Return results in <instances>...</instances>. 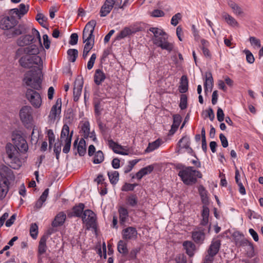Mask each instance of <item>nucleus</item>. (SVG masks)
Listing matches in <instances>:
<instances>
[{
    "mask_svg": "<svg viewBox=\"0 0 263 263\" xmlns=\"http://www.w3.org/2000/svg\"><path fill=\"white\" fill-rule=\"evenodd\" d=\"M40 52L38 47L35 45H31L24 48L18 49L16 52V56L19 57L24 54L19 60L20 65L25 68H29L33 64L40 68L42 64L41 58L38 55Z\"/></svg>",
    "mask_w": 263,
    "mask_h": 263,
    "instance_id": "nucleus-1",
    "label": "nucleus"
},
{
    "mask_svg": "<svg viewBox=\"0 0 263 263\" xmlns=\"http://www.w3.org/2000/svg\"><path fill=\"white\" fill-rule=\"evenodd\" d=\"M182 182L186 185H192L197 182V178L202 177L201 173L192 166L182 168L178 173Z\"/></svg>",
    "mask_w": 263,
    "mask_h": 263,
    "instance_id": "nucleus-2",
    "label": "nucleus"
},
{
    "mask_svg": "<svg viewBox=\"0 0 263 263\" xmlns=\"http://www.w3.org/2000/svg\"><path fill=\"white\" fill-rule=\"evenodd\" d=\"M41 70L40 68H37V70H31L27 72L24 78L25 83L34 89L39 90L41 88L42 83Z\"/></svg>",
    "mask_w": 263,
    "mask_h": 263,
    "instance_id": "nucleus-3",
    "label": "nucleus"
},
{
    "mask_svg": "<svg viewBox=\"0 0 263 263\" xmlns=\"http://www.w3.org/2000/svg\"><path fill=\"white\" fill-rule=\"evenodd\" d=\"M6 152L10 160V166L14 169H17L21 166V162L20 160V154L18 150L11 144L6 146Z\"/></svg>",
    "mask_w": 263,
    "mask_h": 263,
    "instance_id": "nucleus-4",
    "label": "nucleus"
},
{
    "mask_svg": "<svg viewBox=\"0 0 263 263\" xmlns=\"http://www.w3.org/2000/svg\"><path fill=\"white\" fill-rule=\"evenodd\" d=\"M97 22L92 20L87 23L83 31V41L84 43H95V36L93 33Z\"/></svg>",
    "mask_w": 263,
    "mask_h": 263,
    "instance_id": "nucleus-5",
    "label": "nucleus"
},
{
    "mask_svg": "<svg viewBox=\"0 0 263 263\" xmlns=\"http://www.w3.org/2000/svg\"><path fill=\"white\" fill-rule=\"evenodd\" d=\"M122 3V0H105L100 11V16H106L110 12L114 6L118 9V7H121Z\"/></svg>",
    "mask_w": 263,
    "mask_h": 263,
    "instance_id": "nucleus-6",
    "label": "nucleus"
},
{
    "mask_svg": "<svg viewBox=\"0 0 263 263\" xmlns=\"http://www.w3.org/2000/svg\"><path fill=\"white\" fill-rule=\"evenodd\" d=\"M26 96L27 100L34 108H39L41 106L42 100L39 92L29 88L26 91Z\"/></svg>",
    "mask_w": 263,
    "mask_h": 263,
    "instance_id": "nucleus-7",
    "label": "nucleus"
},
{
    "mask_svg": "<svg viewBox=\"0 0 263 263\" xmlns=\"http://www.w3.org/2000/svg\"><path fill=\"white\" fill-rule=\"evenodd\" d=\"M168 35L166 33L165 34V35H163L160 37L156 39H153V43L157 47L170 52L172 51L174 48V45L173 43L168 42Z\"/></svg>",
    "mask_w": 263,
    "mask_h": 263,
    "instance_id": "nucleus-8",
    "label": "nucleus"
},
{
    "mask_svg": "<svg viewBox=\"0 0 263 263\" xmlns=\"http://www.w3.org/2000/svg\"><path fill=\"white\" fill-rule=\"evenodd\" d=\"M81 218L83 222L86 225L87 229L95 227L96 216L91 210H86L84 211Z\"/></svg>",
    "mask_w": 263,
    "mask_h": 263,
    "instance_id": "nucleus-9",
    "label": "nucleus"
},
{
    "mask_svg": "<svg viewBox=\"0 0 263 263\" xmlns=\"http://www.w3.org/2000/svg\"><path fill=\"white\" fill-rule=\"evenodd\" d=\"M33 109L30 106H24L20 110V117L24 124L30 123L33 120Z\"/></svg>",
    "mask_w": 263,
    "mask_h": 263,
    "instance_id": "nucleus-10",
    "label": "nucleus"
},
{
    "mask_svg": "<svg viewBox=\"0 0 263 263\" xmlns=\"http://www.w3.org/2000/svg\"><path fill=\"white\" fill-rule=\"evenodd\" d=\"M83 86V79L81 77H78L74 83L73 90V100L77 102L82 93V90Z\"/></svg>",
    "mask_w": 263,
    "mask_h": 263,
    "instance_id": "nucleus-11",
    "label": "nucleus"
},
{
    "mask_svg": "<svg viewBox=\"0 0 263 263\" xmlns=\"http://www.w3.org/2000/svg\"><path fill=\"white\" fill-rule=\"evenodd\" d=\"M16 19L12 16H5L0 21V27L3 30H9L16 25Z\"/></svg>",
    "mask_w": 263,
    "mask_h": 263,
    "instance_id": "nucleus-12",
    "label": "nucleus"
},
{
    "mask_svg": "<svg viewBox=\"0 0 263 263\" xmlns=\"http://www.w3.org/2000/svg\"><path fill=\"white\" fill-rule=\"evenodd\" d=\"M62 100L61 98L57 100L54 105L51 107V110L48 116L49 120L51 122H54L58 117L61 112Z\"/></svg>",
    "mask_w": 263,
    "mask_h": 263,
    "instance_id": "nucleus-13",
    "label": "nucleus"
},
{
    "mask_svg": "<svg viewBox=\"0 0 263 263\" xmlns=\"http://www.w3.org/2000/svg\"><path fill=\"white\" fill-rule=\"evenodd\" d=\"M138 232L133 227H128L122 231V238L126 241L135 240L137 238Z\"/></svg>",
    "mask_w": 263,
    "mask_h": 263,
    "instance_id": "nucleus-14",
    "label": "nucleus"
},
{
    "mask_svg": "<svg viewBox=\"0 0 263 263\" xmlns=\"http://www.w3.org/2000/svg\"><path fill=\"white\" fill-rule=\"evenodd\" d=\"M190 139L186 136L183 137L181 139L179 140L177 144L178 149L177 150V153H182V149L184 148L186 150L187 153H192L193 151L192 149L190 147Z\"/></svg>",
    "mask_w": 263,
    "mask_h": 263,
    "instance_id": "nucleus-15",
    "label": "nucleus"
},
{
    "mask_svg": "<svg viewBox=\"0 0 263 263\" xmlns=\"http://www.w3.org/2000/svg\"><path fill=\"white\" fill-rule=\"evenodd\" d=\"M108 144L110 148L116 154L122 155H128V152L123 146L118 144L110 139L108 141Z\"/></svg>",
    "mask_w": 263,
    "mask_h": 263,
    "instance_id": "nucleus-16",
    "label": "nucleus"
},
{
    "mask_svg": "<svg viewBox=\"0 0 263 263\" xmlns=\"http://www.w3.org/2000/svg\"><path fill=\"white\" fill-rule=\"evenodd\" d=\"M220 246L219 240L213 241L208 250V254L205 257H210V259L214 260V257L218 252Z\"/></svg>",
    "mask_w": 263,
    "mask_h": 263,
    "instance_id": "nucleus-17",
    "label": "nucleus"
},
{
    "mask_svg": "<svg viewBox=\"0 0 263 263\" xmlns=\"http://www.w3.org/2000/svg\"><path fill=\"white\" fill-rule=\"evenodd\" d=\"M9 181L4 176L0 174V197L4 198L9 190Z\"/></svg>",
    "mask_w": 263,
    "mask_h": 263,
    "instance_id": "nucleus-18",
    "label": "nucleus"
},
{
    "mask_svg": "<svg viewBox=\"0 0 263 263\" xmlns=\"http://www.w3.org/2000/svg\"><path fill=\"white\" fill-rule=\"evenodd\" d=\"M29 5H26L24 4H21L18 8H15L10 10L11 14H15L19 18H21L23 15L27 13L29 10Z\"/></svg>",
    "mask_w": 263,
    "mask_h": 263,
    "instance_id": "nucleus-19",
    "label": "nucleus"
},
{
    "mask_svg": "<svg viewBox=\"0 0 263 263\" xmlns=\"http://www.w3.org/2000/svg\"><path fill=\"white\" fill-rule=\"evenodd\" d=\"M214 86V81L211 72L205 73V79L204 82V91L206 95L212 91Z\"/></svg>",
    "mask_w": 263,
    "mask_h": 263,
    "instance_id": "nucleus-20",
    "label": "nucleus"
},
{
    "mask_svg": "<svg viewBox=\"0 0 263 263\" xmlns=\"http://www.w3.org/2000/svg\"><path fill=\"white\" fill-rule=\"evenodd\" d=\"M228 4L235 15L237 16H243L245 15L243 9L234 2L229 1Z\"/></svg>",
    "mask_w": 263,
    "mask_h": 263,
    "instance_id": "nucleus-21",
    "label": "nucleus"
},
{
    "mask_svg": "<svg viewBox=\"0 0 263 263\" xmlns=\"http://www.w3.org/2000/svg\"><path fill=\"white\" fill-rule=\"evenodd\" d=\"M106 79L105 73L101 69H96L94 74V82L97 85H100Z\"/></svg>",
    "mask_w": 263,
    "mask_h": 263,
    "instance_id": "nucleus-22",
    "label": "nucleus"
},
{
    "mask_svg": "<svg viewBox=\"0 0 263 263\" xmlns=\"http://www.w3.org/2000/svg\"><path fill=\"white\" fill-rule=\"evenodd\" d=\"M222 17L229 25L233 27H237L239 26V24L236 20L228 13L223 12Z\"/></svg>",
    "mask_w": 263,
    "mask_h": 263,
    "instance_id": "nucleus-23",
    "label": "nucleus"
},
{
    "mask_svg": "<svg viewBox=\"0 0 263 263\" xmlns=\"http://www.w3.org/2000/svg\"><path fill=\"white\" fill-rule=\"evenodd\" d=\"M34 37L31 35H26L21 36L17 41V44L20 46H24L29 45L33 42Z\"/></svg>",
    "mask_w": 263,
    "mask_h": 263,
    "instance_id": "nucleus-24",
    "label": "nucleus"
},
{
    "mask_svg": "<svg viewBox=\"0 0 263 263\" xmlns=\"http://www.w3.org/2000/svg\"><path fill=\"white\" fill-rule=\"evenodd\" d=\"M181 117L179 115H175L173 116V123L169 132L170 135L175 134L181 122Z\"/></svg>",
    "mask_w": 263,
    "mask_h": 263,
    "instance_id": "nucleus-25",
    "label": "nucleus"
},
{
    "mask_svg": "<svg viewBox=\"0 0 263 263\" xmlns=\"http://www.w3.org/2000/svg\"><path fill=\"white\" fill-rule=\"evenodd\" d=\"M119 214V222L120 224L124 225L128 219V212L125 208L120 207L118 209Z\"/></svg>",
    "mask_w": 263,
    "mask_h": 263,
    "instance_id": "nucleus-26",
    "label": "nucleus"
},
{
    "mask_svg": "<svg viewBox=\"0 0 263 263\" xmlns=\"http://www.w3.org/2000/svg\"><path fill=\"white\" fill-rule=\"evenodd\" d=\"M73 135V131H72L69 134V127L67 124H64L62 127V129L61 133L60 138L61 141L63 142L67 139L70 138V140L72 139Z\"/></svg>",
    "mask_w": 263,
    "mask_h": 263,
    "instance_id": "nucleus-27",
    "label": "nucleus"
},
{
    "mask_svg": "<svg viewBox=\"0 0 263 263\" xmlns=\"http://www.w3.org/2000/svg\"><path fill=\"white\" fill-rule=\"evenodd\" d=\"M66 219V215L63 213L60 212L55 216L54 221L52 223L53 227H58L62 225Z\"/></svg>",
    "mask_w": 263,
    "mask_h": 263,
    "instance_id": "nucleus-28",
    "label": "nucleus"
},
{
    "mask_svg": "<svg viewBox=\"0 0 263 263\" xmlns=\"http://www.w3.org/2000/svg\"><path fill=\"white\" fill-rule=\"evenodd\" d=\"M192 238L196 243H201L204 239V234L202 231H195L192 233Z\"/></svg>",
    "mask_w": 263,
    "mask_h": 263,
    "instance_id": "nucleus-29",
    "label": "nucleus"
},
{
    "mask_svg": "<svg viewBox=\"0 0 263 263\" xmlns=\"http://www.w3.org/2000/svg\"><path fill=\"white\" fill-rule=\"evenodd\" d=\"M183 246L186 253L190 256H192L194 253L195 246L191 241H186L183 242Z\"/></svg>",
    "mask_w": 263,
    "mask_h": 263,
    "instance_id": "nucleus-30",
    "label": "nucleus"
},
{
    "mask_svg": "<svg viewBox=\"0 0 263 263\" xmlns=\"http://www.w3.org/2000/svg\"><path fill=\"white\" fill-rule=\"evenodd\" d=\"M188 90V80L185 76H182L180 80L179 90L181 93H184Z\"/></svg>",
    "mask_w": 263,
    "mask_h": 263,
    "instance_id": "nucleus-31",
    "label": "nucleus"
},
{
    "mask_svg": "<svg viewBox=\"0 0 263 263\" xmlns=\"http://www.w3.org/2000/svg\"><path fill=\"white\" fill-rule=\"evenodd\" d=\"M47 237L43 236L41 237L39 245L38 251L40 254H44L46 251V241Z\"/></svg>",
    "mask_w": 263,
    "mask_h": 263,
    "instance_id": "nucleus-32",
    "label": "nucleus"
},
{
    "mask_svg": "<svg viewBox=\"0 0 263 263\" xmlns=\"http://www.w3.org/2000/svg\"><path fill=\"white\" fill-rule=\"evenodd\" d=\"M198 191L202 203L204 204H208L209 203V199L207 195V192L205 188L202 185H200L198 188Z\"/></svg>",
    "mask_w": 263,
    "mask_h": 263,
    "instance_id": "nucleus-33",
    "label": "nucleus"
},
{
    "mask_svg": "<svg viewBox=\"0 0 263 263\" xmlns=\"http://www.w3.org/2000/svg\"><path fill=\"white\" fill-rule=\"evenodd\" d=\"M149 31L152 32L154 34L153 39H156L163 35H165V33L163 29L156 27H151L149 29Z\"/></svg>",
    "mask_w": 263,
    "mask_h": 263,
    "instance_id": "nucleus-34",
    "label": "nucleus"
},
{
    "mask_svg": "<svg viewBox=\"0 0 263 263\" xmlns=\"http://www.w3.org/2000/svg\"><path fill=\"white\" fill-rule=\"evenodd\" d=\"M107 174L110 183L116 184L119 180V173L116 171H112L108 172Z\"/></svg>",
    "mask_w": 263,
    "mask_h": 263,
    "instance_id": "nucleus-35",
    "label": "nucleus"
},
{
    "mask_svg": "<svg viewBox=\"0 0 263 263\" xmlns=\"http://www.w3.org/2000/svg\"><path fill=\"white\" fill-rule=\"evenodd\" d=\"M84 204L83 203H79L78 205H76L73 208V213L75 216L82 217V215L84 212Z\"/></svg>",
    "mask_w": 263,
    "mask_h": 263,
    "instance_id": "nucleus-36",
    "label": "nucleus"
},
{
    "mask_svg": "<svg viewBox=\"0 0 263 263\" xmlns=\"http://www.w3.org/2000/svg\"><path fill=\"white\" fill-rule=\"evenodd\" d=\"M118 251L123 254H127L128 253V249L127 248V243L122 240L119 241L117 246Z\"/></svg>",
    "mask_w": 263,
    "mask_h": 263,
    "instance_id": "nucleus-37",
    "label": "nucleus"
},
{
    "mask_svg": "<svg viewBox=\"0 0 263 263\" xmlns=\"http://www.w3.org/2000/svg\"><path fill=\"white\" fill-rule=\"evenodd\" d=\"M85 146V141L84 139H81L77 145V151L80 156H84L86 153Z\"/></svg>",
    "mask_w": 263,
    "mask_h": 263,
    "instance_id": "nucleus-38",
    "label": "nucleus"
},
{
    "mask_svg": "<svg viewBox=\"0 0 263 263\" xmlns=\"http://www.w3.org/2000/svg\"><path fill=\"white\" fill-rule=\"evenodd\" d=\"M127 204L132 207L137 205L138 203V198L135 194H131L126 197Z\"/></svg>",
    "mask_w": 263,
    "mask_h": 263,
    "instance_id": "nucleus-39",
    "label": "nucleus"
},
{
    "mask_svg": "<svg viewBox=\"0 0 263 263\" xmlns=\"http://www.w3.org/2000/svg\"><path fill=\"white\" fill-rule=\"evenodd\" d=\"M161 144V140L157 139L156 141L149 143L148 146L146 149V152H151L158 148Z\"/></svg>",
    "mask_w": 263,
    "mask_h": 263,
    "instance_id": "nucleus-40",
    "label": "nucleus"
},
{
    "mask_svg": "<svg viewBox=\"0 0 263 263\" xmlns=\"http://www.w3.org/2000/svg\"><path fill=\"white\" fill-rule=\"evenodd\" d=\"M104 159V154L101 151H97L94 156L93 162L95 164H99L103 161Z\"/></svg>",
    "mask_w": 263,
    "mask_h": 263,
    "instance_id": "nucleus-41",
    "label": "nucleus"
},
{
    "mask_svg": "<svg viewBox=\"0 0 263 263\" xmlns=\"http://www.w3.org/2000/svg\"><path fill=\"white\" fill-rule=\"evenodd\" d=\"M93 46L94 43H85L82 54V57L83 59H85L87 57L89 51L93 48Z\"/></svg>",
    "mask_w": 263,
    "mask_h": 263,
    "instance_id": "nucleus-42",
    "label": "nucleus"
},
{
    "mask_svg": "<svg viewBox=\"0 0 263 263\" xmlns=\"http://www.w3.org/2000/svg\"><path fill=\"white\" fill-rule=\"evenodd\" d=\"M67 54L69 57V60L71 62H74L78 57V51L76 49H70L67 51Z\"/></svg>",
    "mask_w": 263,
    "mask_h": 263,
    "instance_id": "nucleus-43",
    "label": "nucleus"
},
{
    "mask_svg": "<svg viewBox=\"0 0 263 263\" xmlns=\"http://www.w3.org/2000/svg\"><path fill=\"white\" fill-rule=\"evenodd\" d=\"M82 131L83 133L84 137L88 138L90 135V125L88 121L84 122L81 128Z\"/></svg>",
    "mask_w": 263,
    "mask_h": 263,
    "instance_id": "nucleus-44",
    "label": "nucleus"
},
{
    "mask_svg": "<svg viewBox=\"0 0 263 263\" xmlns=\"http://www.w3.org/2000/svg\"><path fill=\"white\" fill-rule=\"evenodd\" d=\"M30 234L33 239H35L37 238L38 235V226L35 223L31 224Z\"/></svg>",
    "mask_w": 263,
    "mask_h": 263,
    "instance_id": "nucleus-45",
    "label": "nucleus"
},
{
    "mask_svg": "<svg viewBox=\"0 0 263 263\" xmlns=\"http://www.w3.org/2000/svg\"><path fill=\"white\" fill-rule=\"evenodd\" d=\"M130 32L131 30L129 28H125L117 35V39L119 40L123 39L128 35Z\"/></svg>",
    "mask_w": 263,
    "mask_h": 263,
    "instance_id": "nucleus-46",
    "label": "nucleus"
},
{
    "mask_svg": "<svg viewBox=\"0 0 263 263\" xmlns=\"http://www.w3.org/2000/svg\"><path fill=\"white\" fill-rule=\"evenodd\" d=\"M61 143L64 144L63 148V152L65 154H67L70 149L71 140H70V138H68L64 140L63 142H61Z\"/></svg>",
    "mask_w": 263,
    "mask_h": 263,
    "instance_id": "nucleus-47",
    "label": "nucleus"
},
{
    "mask_svg": "<svg viewBox=\"0 0 263 263\" xmlns=\"http://www.w3.org/2000/svg\"><path fill=\"white\" fill-rule=\"evenodd\" d=\"M250 42L251 44V45L254 48H258L260 47L261 44L260 41L259 39H257L254 36H251L249 38Z\"/></svg>",
    "mask_w": 263,
    "mask_h": 263,
    "instance_id": "nucleus-48",
    "label": "nucleus"
},
{
    "mask_svg": "<svg viewBox=\"0 0 263 263\" xmlns=\"http://www.w3.org/2000/svg\"><path fill=\"white\" fill-rule=\"evenodd\" d=\"M24 139L23 137H22L21 136H20V135H14L13 136V137H12V141H13V144L14 145V147H16V148L17 149V148H18V145H21L22 143V139Z\"/></svg>",
    "mask_w": 263,
    "mask_h": 263,
    "instance_id": "nucleus-49",
    "label": "nucleus"
},
{
    "mask_svg": "<svg viewBox=\"0 0 263 263\" xmlns=\"http://www.w3.org/2000/svg\"><path fill=\"white\" fill-rule=\"evenodd\" d=\"M21 139L22 143H21V144L20 145H18V147L17 148V149L21 152H26L28 149V144L25 139Z\"/></svg>",
    "mask_w": 263,
    "mask_h": 263,
    "instance_id": "nucleus-50",
    "label": "nucleus"
},
{
    "mask_svg": "<svg viewBox=\"0 0 263 263\" xmlns=\"http://www.w3.org/2000/svg\"><path fill=\"white\" fill-rule=\"evenodd\" d=\"M179 107L181 109H184L187 107V97L185 95L181 96Z\"/></svg>",
    "mask_w": 263,
    "mask_h": 263,
    "instance_id": "nucleus-51",
    "label": "nucleus"
},
{
    "mask_svg": "<svg viewBox=\"0 0 263 263\" xmlns=\"http://www.w3.org/2000/svg\"><path fill=\"white\" fill-rule=\"evenodd\" d=\"M182 15L181 13H177L175 15H174L171 19V24L174 26H176L177 25V24L179 23V21H180Z\"/></svg>",
    "mask_w": 263,
    "mask_h": 263,
    "instance_id": "nucleus-52",
    "label": "nucleus"
},
{
    "mask_svg": "<svg viewBox=\"0 0 263 263\" xmlns=\"http://www.w3.org/2000/svg\"><path fill=\"white\" fill-rule=\"evenodd\" d=\"M96 58H97V55H96V53H93L91 55V57L87 63V67L88 69L90 70L92 68L94 63L95 62V61L96 60Z\"/></svg>",
    "mask_w": 263,
    "mask_h": 263,
    "instance_id": "nucleus-53",
    "label": "nucleus"
},
{
    "mask_svg": "<svg viewBox=\"0 0 263 263\" xmlns=\"http://www.w3.org/2000/svg\"><path fill=\"white\" fill-rule=\"evenodd\" d=\"M244 52L246 55L247 61L250 64H252L254 62V58L252 53L249 50H245Z\"/></svg>",
    "mask_w": 263,
    "mask_h": 263,
    "instance_id": "nucleus-54",
    "label": "nucleus"
},
{
    "mask_svg": "<svg viewBox=\"0 0 263 263\" xmlns=\"http://www.w3.org/2000/svg\"><path fill=\"white\" fill-rule=\"evenodd\" d=\"M137 184H130L126 183L122 187L123 191H133L135 187L137 186Z\"/></svg>",
    "mask_w": 263,
    "mask_h": 263,
    "instance_id": "nucleus-55",
    "label": "nucleus"
},
{
    "mask_svg": "<svg viewBox=\"0 0 263 263\" xmlns=\"http://www.w3.org/2000/svg\"><path fill=\"white\" fill-rule=\"evenodd\" d=\"M47 134L49 140V147H50L51 145L54 141V135L52 129H48L47 132Z\"/></svg>",
    "mask_w": 263,
    "mask_h": 263,
    "instance_id": "nucleus-56",
    "label": "nucleus"
},
{
    "mask_svg": "<svg viewBox=\"0 0 263 263\" xmlns=\"http://www.w3.org/2000/svg\"><path fill=\"white\" fill-rule=\"evenodd\" d=\"M78 41V35L77 33H72L70 35L69 44L71 45H74L77 44Z\"/></svg>",
    "mask_w": 263,
    "mask_h": 263,
    "instance_id": "nucleus-57",
    "label": "nucleus"
},
{
    "mask_svg": "<svg viewBox=\"0 0 263 263\" xmlns=\"http://www.w3.org/2000/svg\"><path fill=\"white\" fill-rule=\"evenodd\" d=\"M43 45L44 47L46 49H48L50 48V41L48 38V36L47 34H44L43 36Z\"/></svg>",
    "mask_w": 263,
    "mask_h": 263,
    "instance_id": "nucleus-58",
    "label": "nucleus"
},
{
    "mask_svg": "<svg viewBox=\"0 0 263 263\" xmlns=\"http://www.w3.org/2000/svg\"><path fill=\"white\" fill-rule=\"evenodd\" d=\"M164 15V12L159 9H155L151 12V16L153 17H162Z\"/></svg>",
    "mask_w": 263,
    "mask_h": 263,
    "instance_id": "nucleus-59",
    "label": "nucleus"
},
{
    "mask_svg": "<svg viewBox=\"0 0 263 263\" xmlns=\"http://www.w3.org/2000/svg\"><path fill=\"white\" fill-rule=\"evenodd\" d=\"M192 33L193 34V36L195 38V40L196 41H198L200 39V35L199 34V31L198 29L196 28V26L195 25H192Z\"/></svg>",
    "mask_w": 263,
    "mask_h": 263,
    "instance_id": "nucleus-60",
    "label": "nucleus"
},
{
    "mask_svg": "<svg viewBox=\"0 0 263 263\" xmlns=\"http://www.w3.org/2000/svg\"><path fill=\"white\" fill-rule=\"evenodd\" d=\"M154 166L152 165H148L141 170L143 172V174L145 175L150 174L154 170Z\"/></svg>",
    "mask_w": 263,
    "mask_h": 263,
    "instance_id": "nucleus-61",
    "label": "nucleus"
},
{
    "mask_svg": "<svg viewBox=\"0 0 263 263\" xmlns=\"http://www.w3.org/2000/svg\"><path fill=\"white\" fill-rule=\"evenodd\" d=\"M219 138L222 146L224 148L227 147L228 146V141L226 136L223 134H220Z\"/></svg>",
    "mask_w": 263,
    "mask_h": 263,
    "instance_id": "nucleus-62",
    "label": "nucleus"
},
{
    "mask_svg": "<svg viewBox=\"0 0 263 263\" xmlns=\"http://www.w3.org/2000/svg\"><path fill=\"white\" fill-rule=\"evenodd\" d=\"M224 113L222 109L218 108L217 112V118L219 122H222L224 120Z\"/></svg>",
    "mask_w": 263,
    "mask_h": 263,
    "instance_id": "nucleus-63",
    "label": "nucleus"
},
{
    "mask_svg": "<svg viewBox=\"0 0 263 263\" xmlns=\"http://www.w3.org/2000/svg\"><path fill=\"white\" fill-rule=\"evenodd\" d=\"M36 19L42 26H43L44 23L46 21V18L41 13H39L36 15Z\"/></svg>",
    "mask_w": 263,
    "mask_h": 263,
    "instance_id": "nucleus-64",
    "label": "nucleus"
}]
</instances>
